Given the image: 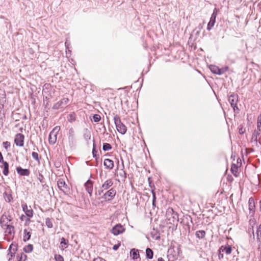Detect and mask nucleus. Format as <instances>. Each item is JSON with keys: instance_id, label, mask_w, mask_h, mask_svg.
Returning <instances> with one entry per match:
<instances>
[{"instance_id": "1", "label": "nucleus", "mask_w": 261, "mask_h": 261, "mask_svg": "<svg viewBox=\"0 0 261 261\" xmlns=\"http://www.w3.org/2000/svg\"><path fill=\"white\" fill-rule=\"evenodd\" d=\"M166 216L169 224H174L178 221V214L172 208H169L167 209Z\"/></svg>"}, {"instance_id": "2", "label": "nucleus", "mask_w": 261, "mask_h": 261, "mask_svg": "<svg viewBox=\"0 0 261 261\" xmlns=\"http://www.w3.org/2000/svg\"><path fill=\"white\" fill-rule=\"evenodd\" d=\"M114 119L118 132L121 134H124L126 132V127L121 122L119 117L115 116Z\"/></svg>"}, {"instance_id": "3", "label": "nucleus", "mask_w": 261, "mask_h": 261, "mask_svg": "<svg viewBox=\"0 0 261 261\" xmlns=\"http://www.w3.org/2000/svg\"><path fill=\"white\" fill-rule=\"evenodd\" d=\"M12 216L9 213H5L1 217L0 224L3 228L11 225L10 222L12 220Z\"/></svg>"}, {"instance_id": "4", "label": "nucleus", "mask_w": 261, "mask_h": 261, "mask_svg": "<svg viewBox=\"0 0 261 261\" xmlns=\"http://www.w3.org/2000/svg\"><path fill=\"white\" fill-rule=\"evenodd\" d=\"M60 130V127L57 126L50 132L49 137L48 141L50 144H54L57 141V136Z\"/></svg>"}, {"instance_id": "5", "label": "nucleus", "mask_w": 261, "mask_h": 261, "mask_svg": "<svg viewBox=\"0 0 261 261\" xmlns=\"http://www.w3.org/2000/svg\"><path fill=\"white\" fill-rule=\"evenodd\" d=\"M67 142L68 145L70 147L74 146L76 144L75 133L74 129L72 128H70L69 130Z\"/></svg>"}, {"instance_id": "6", "label": "nucleus", "mask_w": 261, "mask_h": 261, "mask_svg": "<svg viewBox=\"0 0 261 261\" xmlns=\"http://www.w3.org/2000/svg\"><path fill=\"white\" fill-rule=\"evenodd\" d=\"M218 12V10L216 8L214 9L213 11V13L211 15L210 20L209 22L208 23L207 27V30L210 31L211 30V29L214 27L215 21H216V18L217 15V13Z\"/></svg>"}, {"instance_id": "7", "label": "nucleus", "mask_w": 261, "mask_h": 261, "mask_svg": "<svg viewBox=\"0 0 261 261\" xmlns=\"http://www.w3.org/2000/svg\"><path fill=\"white\" fill-rule=\"evenodd\" d=\"M228 101L230 103L231 106L233 108L234 111H236V110L238 109L237 106V104L238 101V97L237 95H230L228 98Z\"/></svg>"}, {"instance_id": "8", "label": "nucleus", "mask_w": 261, "mask_h": 261, "mask_svg": "<svg viewBox=\"0 0 261 261\" xmlns=\"http://www.w3.org/2000/svg\"><path fill=\"white\" fill-rule=\"evenodd\" d=\"M261 134V114L257 119V129H255L252 136V139L257 140V136Z\"/></svg>"}, {"instance_id": "9", "label": "nucleus", "mask_w": 261, "mask_h": 261, "mask_svg": "<svg viewBox=\"0 0 261 261\" xmlns=\"http://www.w3.org/2000/svg\"><path fill=\"white\" fill-rule=\"evenodd\" d=\"M57 185L60 190L64 193L67 192L69 190L67 185L65 183L64 180L62 178L58 180Z\"/></svg>"}, {"instance_id": "10", "label": "nucleus", "mask_w": 261, "mask_h": 261, "mask_svg": "<svg viewBox=\"0 0 261 261\" xmlns=\"http://www.w3.org/2000/svg\"><path fill=\"white\" fill-rule=\"evenodd\" d=\"M124 230L125 229L123 228L122 225L121 224H117L113 227L111 231L113 234L117 236L123 233Z\"/></svg>"}, {"instance_id": "11", "label": "nucleus", "mask_w": 261, "mask_h": 261, "mask_svg": "<svg viewBox=\"0 0 261 261\" xmlns=\"http://www.w3.org/2000/svg\"><path fill=\"white\" fill-rule=\"evenodd\" d=\"M14 142L17 146H23L24 144V136L21 134H17L15 136Z\"/></svg>"}, {"instance_id": "12", "label": "nucleus", "mask_w": 261, "mask_h": 261, "mask_svg": "<svg viewBox=\"0 0 261 261\" xmlns=\"http://www.w3.org/2000/svg\"><path fill=\"white\" fill-rule=\"evenodd\" d=\"M248 208L249 210V214L251 216H253L255 213V202L253 198L251 197L249 199L248 201Z\"/></svg>"}, {"instance_id": "13", "label": "nucleus", "mask_w": 261, "mask_h": 261, "mask_svg": "<svg viewBox=\"0 0 261 261\" xmlns=\"http://www.w3.org/2000/svg\"><path fill=\"white\" fill-rule=\"evenodd\" d=\"M3 228L5 229V232L6 233V236L10 235V237L8 239L9 240H10L13 237V234L14 233V227L12 225H10L5 226Z\"/></svg>"}, {"instance_id": "14", "label": "nucleus", "mask_w": 261, "mask_h": 261, "mask_svg": "<svg viewBox=\"0 0 261 261\" xmlns=\"http://www.w3.org/2000/svg\"><path fill=\"white\" fill-rule=\"evenodd\" d=\"M116 193V191L112 188L104 194L105 198L108 200H111L114 197Z\"/></svg>"}, {"instance_id": "15", "label": "nucleus", "mask_w": 261, "mask_h": 261, "mask_svg": "<svg viewBox=\"0 0 261 261\" xmlns=\"http://www.w3.org/2000/svg\"><path fill=\"white\" fill-rule=\"evenodd\" d=\"M22 208L25 215L29 218H31L33 216V211L30 207L28 208V205L26 204H22Z\"/></svg>"}, {"instance_id": "16", "label": "nucleus", "mask_w": 261, "mask_h": 261, "mask_svg": "<svg viewBox=\"0 0 261 261\" xmlns=\"http://www.w3.org/2000/svg\"><path fill=\"white\" fill-rule=\"evenodd\" d=\"M85 187L86 191H87V192L89 194L90 196H91L92 195V193L93 192L92 182L90 180H87V182L85 184Z\"/></svg>"}, {"instance_id": "17", "label": "nucleus", "mask_w": 261, "mask_h": 261, "mask_svg": "<svg viewBox=\"0 0 261 261\" xmlns=\"http://www.w3.org/2000/svg\"><path fill=\"white\" fill-rule=\"evenodd\" d=\"M17 172L22 176H29L30 174V171L27 169H22L20 167L16 168Z\"/></svg>"}, {"instance_id": "18", "label": "nucleus", "mask_w": 261, "mask_h": 261, "mask_svg": "<svg viewBox=\"0 0 261 261\" xmlns=\"http://www.w3.org/2000/svg\"><path fill=\"white\" fill-rule=\"evenodd\" d=\"M113 184V182L111 179H109L106 180L102 185L101 188L102 190H106L110 188Z\"/></svg>"}, {"instance_id": "19", "label": "nucleus", "mask_w": 261, "mask_h": 261, "mask_svg": "<svg viewBox=\"0 0 261 261\" xmlns=\"http://www.w3.org/2000/svg\"><path fill=\"white\" fill-rule=\"evenodd\" d=\"M103 164L106 168L109 169H112L114 167L113 161L109 159L105 160Z\"/></svg>"}, {"instance_id": "20", "label": "nucleus", "mask_w": 261, "mask_h": 261, "mask_svg": "<svg viewBox=\"0 0 261 261\" xmlns=\"http://www.w3.org/2000/svg\"><path fill=\"white\" fill-rule=\"evenodd\" d=\"M220 251L225 252L226 254H229L231 253L232 249L230 246H222L220 248Z\"/></svg>"}, {"instance_id": "21", "label": "nucleus", "mask_w": 261, "mask_h": 261, "mask_svg": "<svg viewBox=\"0 0 261 261\" xmlns=\"http://www.w3.org/2000/svg\"><path fill=\"white\" fill-rule=\"evenodd\" d=\"M130 255L134 259H137L139 257L138 250L132 249L130 251Z\"/></svg>"}, {"instance_id": "22", "label": "nucleus", "mask_w": 261, "mask_h": 261, "mask_svg": "<svg viewBox=\"0 0 261 261\" xmlns=\"http://www.w3.org/2000/svg\"><path fill=\"white\" fill-rule=\"evenodd\" d=\"M68 243V241L67 240H66L64 238H62L60 247L61 249L64 250L67 247Z\"/></svg>"}, {"instance_id": "23", "label": "nucleus", "mask_w": 261, "mask_h": 261, "mask_svg": "<svg viewBox=\"0 0 261 261\" xmlns=\"http://www.w3.org/2000/svg\"><path fill=\"white\" fill-rule=\"evenodd\" d=\"M16 246L15 245H14L13 244H12L10 247H9V253H8V255H10L11 257H12L13 255L15 254V251H16Z\"/></svg>"}, {"instance_id": "24", "label": "nucleus", "mask_w": 261, "mask_h": 261, "mask_svg": "<svg viewBox=\"0 0 261 261\" xmlns=\"http://www.w3.org/2000/svg\"><path fill=\"white\" fill-rule=\"evenodd\" d=\"M4 170L3 171V174L7 176L9 173V164L6 162H3Z\"/></svg>"}, {"instance_id": "25", "label": "nucleus", "mask_w": 261, "mask_h": 261, "mask_svg": "<svg viewBox=\"0 0 261 261\" xmlns=\"http://www.w3.org/2000/svg\"><path fill=\"white\" fill-rule=\"evenodd\" d=\"M146 255L148 259H152L153 258V252L150 248H147L146 249Z\"/></svg>"}, {"instance_id": "26", "label": "nucleus", "mask_w": 261, "mask_h": 261, "mask_svg": "<svg viewBox=\"0 0 261 261\" xmlns=\"http://www.w3.org/2000/svg\"><path fill=\"white\" fill-rule=\"evenodd\" d=\"M31 237V233L30 231H28L27 229H24L23 231V241L26 242L28 241Z\"/></svg>"}, {"instance_id": "27", "label": "nucleus", "mask_w": 261, "mask_h": 261, "mask_svg": "<svg viewBox=\"0 0 261 261\" xmlns=\"http://www.w3.org/2000/svg\"><path fill=\"white\" fill-rule=\"evenodd\" d=\"M256 234L257 240L259 242H261V224L257 227Z\"/></svg>"}, {"instance_id": "28", "label": "nucleus", "mask_w": 261, "mask_h": 261, "mask_svg": "<svg viewBox=\"0 0 261 261\" xmlns=\"http://www.w3.org/2000/svg\"><path fill=\"white\" fill-rule=\"evenodd\" d=\"M210 69L211 71L216 74H218V72L219 71V68L216 65H210Z\"/></svg>"}, {"instance_id": "29", "label": "nucleus", "mask_w": 261, "mask_h": 261, "mask_svg": "<svg viewBox=\"0 0 261 261\" xmlns=\"http://www.w3.org/2000/svg\"><path fill=\"white\" fill-rule=\"evenodd\" d=\"M205 232L204 230H199L196 232V236L199 239H202L204 237Z\"/></svg>"}, {"instance_id": "30", "label": "nucleus", "mask_w": 261, "mask_h": 261, "mask_svg": "<svg viewBox=\"0 0 261 261\" xmlns=\"http://www.w3.org/2000/svg\"><path fill=\"white\" fill-rule=\"evenodd\" d=\"M4 197L5 199V200L7 202H10L11 200L12 199V197L11 194H8L6 192H5L4 193Z\"/></svg>"}, {"instance_id": "31", "label": "nucleus", "mask_w": 261, "mask_h": 261, "mask_svg": "<svg viewBox=\"0 0 261 261\" xmlns=\"http://www.w3.org/2000/svg\"><path fill=\"white\" fill-rule=\"evenodd\" d=\"M45 224L48 228H52L53 226L51 220L48 218L45 219Z\"/></svg>"}, {"instance_id": "32", "label": "nucleus", "mask_w": 261, "mask_h": 261, "mask_svg": "<svg viewBox=\"0 0 261 261\" xmlns=\"http://www.w3.org/2000/svg\"><path fill=\"white\" fill-rule=\"evenodd\" d=\"M112 148L111 145L109 143H104L102 149L104 151H108Z\"/></svg>"}, {"instance_id": "33", "label": "nucleus", "mask_w": 261, "mask_h": 261, "mask_svg": "<svg viewBox=\"0 0 261 261\" xmlns=\"http://www.w3.org/2000/svg\"><path fill=\"white\" fill-rule=\"evenodd\" d=\"M33 249L32 245H28L24 248V251L25 252H31Z\"/></svg>"}, {"instance_id": "34", "label": "nucleus", "mask_w": 261, "mask_h": 261, "mask_svg": "<svg viewBox=\"0 0 261 261\" xmlns=\"http://www.w3.org/2000/svg\"><path fill=\"white\" fill-rule=\"evenodd\" d=\"M3 145L5 149L7 150L10 147L11 143L10 142L5 141L3 143Z\"/></svg>"}, {"instance_id": "35", "label": "nucleus", "mask_w": 261, "mask_h": 261, "mask_svg": "<svg viewBox=\"0 0 261 261\" xmlns=\"http://www.w3.org/2000/svg\"><path fill=\"white\" fill-rule=\"evenodd\" d=\"M100 118H101L100 116L99 115H98V114H95L93 116V120L95 122H99L100 121Z\"/></svg>"}, {"instance_id": "36", "label": "nucleus", "mask_w": 261, "mask_h": 261, "mask_svg": "<svg viewBox=\"0 0 261 261\" xmlns=\"http://www.w3.org/2000/svg\"><path fill=\"white\" fill-rule=\"evenodd\" d=\"M55 258L56 261H64V258L61 255L56 254L55 255Z\"/></svg>"}, {"instance_id": "37", "label": "nucleus", "mask_w": 261, "mask_h": 261, "mask_svg": "<svg viewBox=\"0 0 261 261\" xmlns=\"http://www.w3.org/2000/svg\"><path fill=\"white\" fill-rule=\"evenodd\" d=\"M75 114L74 113L70 114L69 115L68 121L72 122L75 120Z\"/></svg>"}, {"instance_id": "38", "label": "nucleus", "mask_w": 261, "mask_h": 261, "mask_svg": "<svg viewBox=\"0 0 261 261\" xmlns=\"http://www.w3.org/2000/svg\"><path fill=\"white\" fill-rule=\"evenodd\" d=\"M32 155L33 158L35 160H36V161L39 160L38 153H37L36 152H33L32 153Z\"/></svg>"}, {"instance_id": "39", "label": "nucleus", "mask_w": 261, "mask_h": 261, "mask_svg": "<svg viewBox=\"0 0 261 261\" xmlns=\"http://www.w3.org/2000/svg\"><path fill=\"white\" fill-rule=\"evenodd\" d=\"M69 101V99L67 98H64L61 100V102L62 103L63 105H66Z\"/></svg>"}, {"instance_id": "40", "label": "nucleus", "mask_w": 261, "mask_h": 261, "mask_svg": "<svg viewBox=\"0 0 261 261\" xmlns=\"http://www.w3.org/2000/svg\"><path fill=\"white\" fill-rule=\"evenodd\" d=\"M237 170V167L235 165H233L231 167V170L232 172L234 174V175H236V173H234V172H236V170Z\"/></svg>"}, {"instance_id": "41", "label": "nucleus", "mask_w": 261, "mask_h": 261, "mask_svg": "<svg viewBox=\"0 0 261 261\" xmlns=\"http://www.w3.org/2000/svg\"><path fill=\"white\" fill-rule=\"evenodd\" d=\"M97 152V151L95 150V146L93 145V148L92 150V153L94 157H96V153Z\"/></svg>"}, {"instance_id": "42", "label": "nucleus", "mask_w": 261, "mask_h": 261, "mask_svg": "<svg viewBox=\"0 0 261 261\" xmlns=\"http://www.w3.org/2000/svg\"><path fill=\"white\" fill-rule=\"evenodd\" d=\"M93 261H106L105 259H103L102 258L100 257H97L96 258H95Z\"/></svg>"}, {"instance_id": "43", "label": "nucleus", "mask_w": 261, "mask_h": 261, "mask_svg": "<svg viewBox=\"0 0 261 261\" xmlns=\"http://www.w3.org/2000/svg\"><path fill=\"white\" fill-rule=\"evenodd\" d=\"M224 73L223 69V68H219V71L218 72V75H221Z\"/></svg>"}, {"instance_id": "44", "label": "nucleus", "mask_w": 261, "mask_h": 261, "mask_svg": "<svg viewBox=\"0 0 261 261\" xmlns=\"http://www.w3.org/2000/svg\"><path fill=\"white\" fill-rule=\"evenodd\" d=\"M119 245L117 244V245H115L113 246V249L114 250H117L118 248L119 247Z\"/></svg>"}, {"instance_id": "45", "label": "nucleus", "mask_w": 261, "mask_h": 261, "mask_svg": "<svg viewBox=\"0 0 261 261\" xmlns=\"http://www.w3.org/2000/svg\"><path fill=\"white\" fill-rule=\"evenodd\" d=\"M59 108H60V106H59V105L57 103L55 104L53 107V108L55 109H59Z\"/></svg>"}, {"instance_id": "46", "label": "nucleus", "mask_w": 261, "mask_h": 261, "mask_svg": "<svg viewBox=\"0 0 261 261\" xmlns=\"http://www.w3.org/2000/svg\"><path fill=\"white\" fill-rule=\"evenodd\" d=\"M4 160H3V156L2 155V153L0 152V163H3Z\"/></svg>"}, {"instance_id": "47", "label": "nucleus", "mask_w": 261, "mask_h": 261, "mask_svg": "<svg viewBox=\"0 0 261 261\" xmlns=\"http://www.w3.org/2000/svg\"><path fill=\"white\" fill-rule=\"evenodd\" d=\"M152 196H153V201H155L156 197H155V193L153 191H152Z\"/></svg>"}, {"instance_id": "48", "label": "nucleus", "mask_w": 261, "mask_h": 261, "mask_svg": "<svg viewBox=\"0 0 261 261\" xmlns=\"http://www.w3.org/2000/svg\"><path fill=\"white\" fill-rule=\"evenodd\" d=\"M222 252H220V253H219V258L220 259V258H222L223 257V253H221Z\"/></svg>"}, {"instance_id": "49", "label": "nucleus", "mask_w": 261, "mask_h": 261, "mask_svg": "<svg viewBox=\"0 0 261 261\" xmlns=\"http://www.w3.org/2000/svg\"><path fill=\"white\" fill-rule=\"evenodd\" d=\"M223 69L224 72H225L226 71L228 70V67H225L224 68H222Z\"/></svg>"}, {"instance_id": "50", "label": "nucleus", "mask_w": 261, "mask_h": 261, "mask_svg": "<svg viewBox=\"0 0 261 261\" xmlns=\"http://www.w3.org/2000/svg\"><path fill=\"white\" fill-rule=\"evenodd\" d=\"M57 103L59 105V106H60V107H61V106L63 105L62 103H61V100H60V101H58V102H57Z\"/></svg>"}, {"instance_id": "51", "label": "nucleus", "mask_w": 261, "mask_h": 261, "mask_svg": "<svg viewBox=\"0 0 261 261\" xmlns=\"http://www.w3.org/2000/svg\"><path fill=\"white\" fill-rule=\"evenodd\" d=\"M158 261H165L164 259L162 257H160L158 258Z\"/></svg>"}, {"instance_id": "52", "label": "nucleus", "mask_w": 261, "mask_h": 261, "mask_svg": "<svg viewBox=\"0 0 261 261\" xmlns=\"http://www.w3.org/2000/svg\"><path fill=\"white\" fill-rule=\"evenodd\" d=\"M65 46L67 47V46H68V43L67 41H66L65 42Z\"/></svg>"}, {"instance_id": "53", "label": "nucleus", "mask_w": 261, "mask_h": 261, "mask_svg": "<svg viewBox=\"0 0 261 261\" xmlns=\"http://www.w3.org/2000/svg\"><path fill=\"white\" fill-rule=\"evenodd\" d=\"M239 133L240 134H242L243 133V132L242 131V129H240V130H239Z\"/></svg>"}, {"instance_id": "54", "label": "nucleus", "mask_w": 261, "mask_h": 261, "mask_svg": "<svg viewBox=\"0 0 261 261\" xmlns=\"http://www.w3.org/2000/svg\"><path fill=\"white\" fill-rule=\"evenodd\" d=\"M155 201H153V200H152V205L154 206L155 205Z\"/></svg>"}, {"instance_id": "55", "label": "nucleus", "mask_w": 261, "mask_h": 261, "mask_svg": "<svg viewBox=\"0 0 261 261\" xmlns=\"http://www.w3.org/2000/svg\"><path fill=\"white\" fill-rule=\"evenodd\" d=\"M24 217V215H22L21 217H20V219L23 220V218Z\"/></svg>"}, {"instance_id": "56", "label": "nucleus", "mask_w": 261, "mask_h": 261, "mask_svg": "<svg viewBox=\"0 0 261 261\" xmlns=\"http://www.w3.org/2000/svg\"><path fill=\"white\" fill-rule=\"evenodd\" d=\"M259 203H260V210L261 211V200L260 201Z\"/></svg>"}]
</instances>
